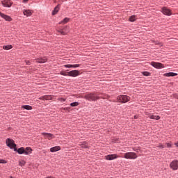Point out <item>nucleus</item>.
I'll list each match as a JSON object with an SVG mask.
<instances>
[{
    "label": "nucleus",
    "instance_id": "obj_38",
    "mask_svg": "<svg viewBox=\"0 0 178 178\" xmlns=\"http://www.w3.org/2000/svg\"><path fill=\"white\" fill-rule=\"evenodd\" d=\"M60 101H63V102H65V101H66L65 99H60Z\"/></svg>",
    "mask_w": 178,
    "mask_h": 178
},
{
    "label": "nucleus",
    "instance_id": "obj_8",
    "mask_svg": "<svg viewBox=\"0 0 178 178\" xmlns=\"http://www.w3.org/2000/svg\"><path fill=\"white\" fill-rule=\"evenodd\" d=\"M3 6L5 8H10L13 5V2H11L10 0H4L1 1Z\"/></svg>",
    "mask_w": 178,
    "mask_h": 178
},
{
    "label": "nucleus",
    "instance_id": "obj_14",
    "mask_svg": "<svg viewBox=\"0 0 178 178\" xmlns=\"http://www.w3.org/2000/svg\"><path fill=\"white\" fill-rule=\"evenodd\" d=\"M36 62L38 63H45V62H47V60H48V59L47 58V57H40L38 58L35 59Z\"/></svg>",
    "mask_w": 178,
    "mask_h": 178
},
{
    "label": "nucleus",
    "instance_id": "obj_1",
    "mask_svg": "<svg viewBox=\"0 0 178 178\" xmlns=\"http://www.w3.org/2000/svg\"><path fill=\"white\" fill-rule=\"evenodd\" d=\"M98 95L99 96H95L94 93H88L84 96V98L88 101H97V99H99L100 98H102L103 99H106V98H108V95H102V93H99Z\"/></svg>",
    "mask_w": 178,
    "mask_h": 178
},
{
    "label": "nucleus",
    "instance_id": "obj_36",
    "mask_svg": "<svg viewBox=\"0 0 178 178\" xmlns=\"http://www.w3.org/2000/svg\"><path fill=\"white\" fill-rule=\"evenodd\" d=\"M170 147H172V144L171 143H167V147L170 148Z\"/></svg>",
    "mask_w": 178,
    "mask_h": 178
},
{
    "label": "nucleus",
    "instance_id": "obj_5",
    "mask_svg": "<svg viewBox=\"0 0 178 178\" xmlns=\"http://www.w3.org/2000/svg\"><path fill=\"white\" fill-rule=\"evenodd\" d=\"M170 168L172 170H177L178 169V161L174 160L170 163Z\"/></svg>",
    "mask_w": 178,
    "mask_h": 178
},
{
    "label": "nucleus",
    "instance_id": "obj_9",
    "mask_svg": "<svg viewBox=\"0 0 178 178\" xmlns=\"http://www.w3.org/2000/svg\"><path fill=\"white\" fill-rule=\"evenodd\" d=\"M68 76H70L71 77H77L80 74V71L79 70H72L70 72H68Z\"/></svg>",
    "mask_w": 178,
    "mask_h": 178
},
{
    "label": "nucleus",
    "instance_id": "obj_22",
    "mask_svg": "<svg viewBox=\"0 0 178 178\" xmlns=\"http://www.w3.org/2000/svg\"><path fill=\"white\" fill-rule=\"evenodd\" d=\"M69 20H70V19H69L68 17H65L63 20L60 22L58 24H66V23H68Z\"/></svg>",
    "mask_w": 178,
    "mask_h": 178
},
{
    "label": "nucleus",
    "instance_id": "obj_21",
    "mask_svg": "<svg viewBox=\"0 0 178 178\" xmlns=\"http://www.w3.org/2000/svg\"><path fill=\"white\" fill-rule=\"evenodd\" d=\"M65 67H68V68H70V67H80V64H75V65H70V64H68V65H64Z\"/></svg>",
    "mask_w": 178,
    "mask_h": 178
},
{
    "label": "nucleus",
    "instance_id": "obj_34",
    "mask_svg": "<svg viewBox=\"0 0 178 178\" xmlns=\"http://www.w3.org/2000/svg\"><path fill=\"white\" fill-rule=\"evenodd\" d=\"M0 163H8V161L3 159H0Z\"/></svg>",
    "mask_w": 178,
    "mask_h": 178
},
{
    "label": "nucleus",
    "instance_id": "obj_24",
    "mask_svg": "<svg viewBox=\"0 0 178 178\" xmlns=\"http://www.w3.org/2000/svg\"><path fill=\"white\" fill-rule=\"evenodd\" d=\"M59 6L60 5L58 4L57 6L55 7L54 10L52 12V15H56V13H58V12H59Z\"/></svg>",
    "mask_w": 178,
    "mask_h": 178
},
{
    "label": "nucleus",
    "instance_id": "obj_6",
    "mask_svg": "<svg viewBox=\"0 0 178 178\" xmlns=\"http://www.w3.org/2000/svg\"><path fill=\"white\" fill-rule=\"evenodd\" d=\"M151 65L156 69H163V67H165V66H163V64L156 62H152Z\"/></svg>",
    "mask_w": 178,
    "mask_h": 178
},
{
    "label": "nucleus",
    "instance_id": "obj_33",
    "mask_svg": "<svg viewBox=\"0 0 178 178\" xmlns=\"http://www.w3.org/2000/svg\"><path fill=\"white\" fill-rule=\"evenodd\" d=\"M157 147H159V148H165L166 147V145H162V144H159Z\"/></svg>",
    "mask_w": 178,
    "mask_h": 178
},
{
    "label": "nucleus",
    "instance_id": "obj_29",
    "mask_svg": "<svg viewBox=\"0 0 178 178\" xmlns=\"http://www.w3.org/2000/svg\"><path fill=\"white\" fill-rule=\"evenodd\" d=\"M136 16L135 15H132L129 17V22H136Z\"/></svg>",
    "mask_w": 178,
    "mask_h": 178
},
{
    "label": "nucleus",
    "instance_id": "obj_37",
    "mask_svg": "<svg viewBox=\"0 0 178 178\" xmlns=\"http://www.w3.org/2000/svg\"><path fill=\"white\" fill-rule=\"evenodd\" d=\"M26 65H30V61L26 60Z\"/></svg>",
    "mask_w": 178,
    "mask_h": 178
},
{
    "label": "nucleus",
    "instance_id": "obj_2",
    "mask_svg": "<svg viewBox=\"0 0 178 178\" xmlns=\"http://www.w3.org/2000/svg\"><path fill=\"white\" fill-rule=\"evenodd\" d=\"M7 147H9L11 149H13L14 151H17V148L16 147V144H15V140L10 138H8L6 140Z\"/></svg>",
    "mask_w": 178,
    "mask_h": 178
},
{
    "label": "nucleus",
    "instance_id": "obj_25",
    "mask_svg": "<svg viewBox=\"0 0 178 178\" xmlns=\"http://www.w3.org/2000/svg\"><path fill=\"white\" fill-rule=\"evenodd\" d=\"M13 47L10 44L3 46V49H5L6 51H9V49H12Z\"/></svg>",
    "mask_w": 178,
    "mask_h": 178
},
{
    "label": "nucleus",
    "instance_id": "obj_28",
    "mask_svg": "<svg viewBox=\"0 0 178 178\" xmlns=\"http://www.w3.org/2000/svg\"><path fill=\"white\" fill-rule=\"evenodd\" d=\"M19 166H24L26 165V161H24V160L19 161Z\"/></svg>",
    "mask_w": 178,
    "mask_h": 178
},
{
    "label": "nucleus",
    "instance_id": "obj_40",
    "mask_svg": "<svg viewBox=\"0 0 178 178\" xmlns=\"http://www.w3.org/2000/svg\"><path fill=\"white\" fill-rule=\"evenodd\" d=\"M29 0H24V2L26 3Z\"/></svg>",
    "mask_w": 178,
    "mask_h": 178
},
{
    "label": "nucleus",
    "instance_id": "obj_23",
    "mask_svg": "<svg viewBox=\"0 0 178 178\" xmlns=\"http://www.w3.org/2000/svg\"><path fill=\"white\" fill-rule=\"evenodd\" d=\"M22 109H26V111H31L33 109V107L29 105H24L22 106Z\"/></svg>",
    "mask_w": 178,
    "mask_h": 178
},
{
    "label": "nucleus",
    "instance_id": "obj_41",
    "mask_svg": "<svg viewBox=\"0 0 178 178\" xmlns=\"http://www.w3.org/2000/svg\"><path fill=\"white\" fill-rule=\"evenodd\" d=\"M134 118H135V119H137V117H136V116H135V117H134Z\"/></svg>",
    "mask_w": 178,
    "mask_h": 178
},
{
    "label": "nucleus",
    "instance_id": "obj_16",
    "mask_svg": "<svg viewBox=\"0 0 178 178\" xmlns=\"http://www.w3.org/2000/svg\"><path fill=\"white\" fill-rule=\"evenodd\" d=\"M39 99H42L43 101H49L52 99V96L51 95H44L39 98Z\"/></svg>",
    "mask_w": 178,
    "mask_h": 178
},
{
    "label": "nucleus",
    "instance_id": "obj_30",
    "mask_svg": "<svg viewBox=\"0 0 178 178\" xmlns=\"http://www.w3.org/2000/svg\"><path fill=\"white\" fill-rule=\"evenodd\" d=\"M78 105H79V104L77 102H73V103L70 104V106H78Z\"/></svg>",
    "mask_w": 178,
    "mask_h": 178
},
{
    "label": "nucleus",
    "instance_id": "obj_13",
    "mask_svg": "<svg viewBox=\"0 0 178 178\" xmlns=\"http://www.w3.org/2000/svg\"><path fill=\"white\" fill-rule=\"evenodd\" d=\"M0 16L3 19H5L6 20V22H12V17H10V16H9V15H6L0 12Z\"/></svg>",
    "mask_w": 178,
    "mask_h": 178
},
{
    "label": "nucleus",
    "instance_id": "obj_3",
    "mask_svg": "<svg viewBox=\"0 0 178 178\" xmlns=\"http://www.w3.org/2000/svg\"><path fill=\"white\" fill-rule=\"evenodd\" d=\"M117 101L118 102H122V104H126V102H129V101H130V97L121 95L117 97Z\"/></svg>",
    "mask_w": 178,
    "mask_h": 178
},
{
    "label": "nucleus",
    "instance_id": "obj_11",
    "mask_svg": "<svg viewBox=\"0 0 178 178\" xmlns=\"http://www.w3.org/2000/svg\"><path fill=\"white\" fill-rule=\"evenodd\" d=\"M58 32L60 33V34L62 35H66V34L69 33V29L67 26H65L63 29L58 31Z\"/></svg>",
    "mask_w": 178,
    "mask_h": 178
},
{
    "label": "nucleus",
    "instance_id": "obj_17",
    "mask_svg": "<svg viewBox=\"0 0 178 178\" xmlns=\"http://www.w3.org/2000/svg\"><path fill=\"white\" fill-rule=\"evenodd\" d=\"M147 118H149V119H154V120H159V119H161L159 115H154L152 114H147Z\"/></svg>",
    "mask_w": 178,
    "mask_h": 178
},
{
    "label": "nucleus",
    "instance_id": "obj_35",
    "mask_svg": "<svg viewBox=\"0 0 178 178\" xmlns=\"http://www.w3.org/2000/svg\"><path fill=\"white\" fill-rule=\"evenodd\" d=\"M133 150L135 151L136 152H138V151H140V149L139 148L134 147Z\"/></svg>",
    "mask_w": 178,
    "mask_h": 178
},
{
    "label": "nucleus",
    "instance_id": "obj_27",
    "mask_svg": "<svg viewBox=\"0 0 178 178\" xmlns=\"http://www.w3.org/2000/svg\"><path fill=\"white\" fill-rule=\"evenodd\" d=\"M81 145L82 148H88V144L86 142H83Z\"/></svg>",
    "mask_w": 178,
    "mask_h": 178
},
{
    "label": "nucleus",
    "instance_id": "obj_20",
    "mask_svg": "<svg viewBox=\"0 0 178 178\" xmlns=\"http://www.w3.org/2000/svg\"><path fill=\"white\" fill-rule=\"evenodd\" d=\"M50 151L51 152H56L57 151H60V146H55L54 147H51L50 149Z\"/></svg>",
    "mask_w": 178,
    "mask_h": 178
},
{
    "label": "nucleus",
    "instance_id": "obj_31",
    "mask_svg": "<svg viewBox=\"0 0 178 178\" xmlns=\"http://www.w3.org/2000/svg\"><path fill=\"white\" fill-rule=\"evenodd\" d=\"M60 74H61L62 76H69V74L67 72H65L63 71L60 72Z\"/></svg>",
    "mask_w": 178,
    "mask_h": 178
},
{
    "label": "nucleus",
    "instance_id": "obj_19",
    "mask_svg": "<svg viewBox=\"0 0 178 178\" xmlns=\"http://www.w3.org/2000/svg\"><path fill=\"white\" fill-rule=\"evenodd\" d=\"M33 149H31V147H26V149H24V154L25 155H30V154H31Z\"/></svg>",
    "mask_w": 178,
    "mask_h": 178
},
{
    "label": "nucleus",
    "instance_id": "obj_10",
    "mask_svg": "<svg viewBox=\"0 0 178 178\" xmlns=\"http://www.w3.org/2000/svg\"><path fill=\"white\" fill-rule=\"evenodd\" d=\"M117 158H119V156L116 154L105 156L106 161H113V159H116Z\"/></svg>",
    "mask_w": 178,
    "mask_h": 178
},
{
    "label": "nucleus",
    "instance_id": "obj_26",
    "mask_svg": "<svg viewBox=\"0 0 178 178\" xmlns=\"http://www.w3.org/2000/svg\"><path fill=\"white\" fill-rule=\"evenodd\" d=\"M17 152L19 154H24V147H20L17 149Z\"/></svg>",
    "mask_w": 178,
    "mask_h": 178
},
{
    "label": "nucleus",
    "instance_id": "obj_32",
    "mask_svg": "<svg viewBox=\"0 0 178 178\" xmlns=\"http://www.w3.org/2000/svg\"><path fill=\"white\" fill-rule=\"evenodd\" d=\"M143 76H150V75H151V73H149V72H143Z\"/></svg>",
    "mask_w": 178,
    "mask_h": 178
},
{
    "label": "nucleus",
    "instance_id": "obj_39",
    "mask_svg": "<svg viewBox=\"0 0 178 178\" xmlns=\"http://www.w3.org/2000/svg\"><path fill=\"white\" fill-rule=\"evenodd\" d=\"M175 145H176V147H178V142L175 143Z\"/></svg>",
    "mask_w": 178,
    "mask_h": 178
},
{
    "label": "nucleus",
    "instance_id": "obj_12",
    "mask_svg": "<svg viewBox=\"0 0 178 178\" xmlns=\"http://www.w3.org/2000/svg\"><path fill=\"white\" fill-rule=\"evenodd\" d=\"M42 135L44 136V138H48V140H52V138H55V136L51 134L42 133Z\"/></svg>",
    "mask_w": 178,
    "mask_h": 178
},
{
    "label": "nucleus",
    "instance_id": "obj_15",
    "mask_svg": "<svg viewBox=\"0 0 178 178\" xmlns=\"http://www.w3.org/2000/svg\"><path fill=\"white\" fill-rule=\"evenodd\" d=\"M23 13H24V16H26L27 17H29V16H31V15H33V10H24Z\"/></svg>",
    "mask_w": 178,
    "mask_h": 178
},
{
    "label": "nucleus",
    "instance_id": "obj_7",
    "mask_svg": "<svg viewBox=\"0 0 178 178\" xmlns=\"http://www.w3.org/2000/svg\"><path fill=\"white\" fill-rule=\"evenodd\" d=\"M162 13L166 16H170L172 15V10L167 7H163L161 10Z\"/></svg>",
    "mask_w": 178,
    "mask_h": 178
},
{
    "label": "nucleus",
    "instance_id": "obj_4",
    "mask_svg": "<svg viewBox=\"0 0 178 178\" xmlns=\"http://www.w3.org/2000/svg\"><path fill=\"white\" fill-rule=\"evenodd\" d=\"M137 154L134 152H127L124 154L125 159H137Z\"/></svg>",
    "mask_w": 178,
    "mask_h": 178
},
{
    "label": "nucleus",
    "instance_id": "obj_18",
    "mask_svg": "<svg viewBox=\"0 0 178 178\" xmlns=\"http://www.w3.org/2000/svg\"><path fill=\"white\" fill-rule=\"evenodd\" d=\"M163 76H165V77H173L175 76H177V74L175 72H168L164 74Z\"/></svg>",
    "mask_w": 178,
    "mask_h": 178
},
{
    "label": "nucleus",
    "instance_id": "obj_42",
    "mask_svg": "<svg viewBox=\"0 0 178 178\" xmlns=\"http://www.w3.org/2000/svg\"><path fill=\"white\" fill-rule=\"evenodd\" d=\"M64 1H67V0H63V2H64Z\"/></svg>",
    "mask_w": 178,
    "mask_h": 178
}]
</instances>
